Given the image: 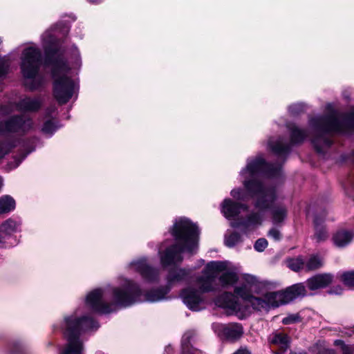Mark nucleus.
Here are the masks:
<instances>
[{"label": "nucleus", "instance_id": "1", "mask_svg": "<svg viewBox=\"0 0 354 354\" xmlns=\"http://www.w3.org/2000/svg\"><path fill=\"white\" fill-rule=\"evenodd\" d=\"M281 174L279 165L267 164L261 156L254 159H248L247 165L241 172L245 190L241 188L233 189L230 194L238 201H247L254 198V206L257 212L249 214L245 221L232 223L233 227H241L247 233L262 224L264 212L269 210L274 225H281L287 217V207L279 203L275 187L268 183V178H276Z\"/></svg>", "mask_w": 354, "mask_h": 354}, {"label": "nucleus", "instance_id": "2", "mask_svg": "<svg viewBox=\"0 0 354 354\" xmlns=\"http://www.w3.org/2000/svg\"><path fill=\"white\" fill-rule=\"evenodd\" d=\"M188 274L184 269L171 270L167 277L168 287L151 290L145 295L136 283L121 277L118 286H108L88 292L85 299V307L91 312L109 314L136 302L159 301L166 299V295L172 285L185 280Z\"/></svg>", "mask_w": 354, "mask_h": 354}, {"label": "nucleus", "instance_id": "3", "mask_svg": "<svg viewBox=\"0 0 354 354\" xmlns=\"http://www.w3.org/2000/svg\"><path fill=\"white\" fill-rule=\"evenodd\" d=\"M219 282L223 287L233 286L239 279L236 270L227 261H211L207 264L202 276L198 277L196 286L199 290L192 286L183 289L180 297L186 306L194 311H199L205 306L203 292L214 291V281L219 275Z\"/></svg>", "mask_w": 354, "mask_h": 354}, {"label": "nucleus", "instance_id": "4", "mask_svg": "<svg viewBox=\"0 0 354 354\" xmlns=\"http://www.w3.org/2000/svg\"><path fill=\"white\" fill-rule=\"evenodd\" d=\"M175 244L168 246L165 252L158 251L160 263L163 267L175 265L183 261L185 251L193 254L197 248L199 231L197 226L186 218L176 219L171 229Z\"/></svg>", "mask_w": 354, "mask_h": 354}, {"label": "nucleus", "instance_id": "5", "mask_svg": "<svg viewBox=\"0 0 354 354\" xmlns=\"http://www.w3.org/2000/svg\"><path fill=\"white\" fill-rule=\"evenodd\" d=\"M309 125L313 136L312 142L316 150L322 153L331 145L329 133H347L349 131H354V113L342 121L337 113L332 112L326 115L311 118Z\"/></svg>", "mask_w": 354, "mask_h": 354}, {"label": "nucleus", "instance_id": "6", "mask_svg": "<svg viewBox=\"0 0 354 354\" xmlns=\"http://www.w3.org/2000/svg\"><path fill=\"white\" fill-rule=\"evenodd\" d=\"M87 310L91 311L84 306L65 317L62 330L67 344L60 354H82L84 346L80 335L98 328L99 324L92 317L86 315Z\"/></svg>", "mask_w": 354, "mask_h": 354}, {"label": "nucleus", "instance_id": "7", "mask_svg": "<svg viewBox=\"0 0 354 354\" xmlns=\"http://www.w3.org/2000/svg\"><path fill=\"white\" fill-rule=\"evenodd\" d=\"M48 63L52 68V77L54 80L53 94L59 104H65L73 97L78 89L75 82L68 75L70 68L64 58L57 52L50 54Z\"/></svg>", "mask_w": 354, "mask_h": 354}, {"label": "nucleus", "instance_id": "8", "mask_svg": "<svg viewBox=\"0 0 354 354\" xmlns=\"http://www.w3.org/2000/svg\"><path fill=\"white\" fill-rule=\"evenodd\" d=\"M42 64L41 51L35 46L25 48L21 55L20 68L24 86L33 91L41 88L45 78L40 71Z\"/></svg>", "mask_w": 354, "mask_h": 354}, {"label": "nucleus", "instance_id": "9", "mask_svg": "<svg viewBox=\"0 0 354 354\" xmlns=\"http://www.w3.org/2000/svg\"><path fill=\"white\" fill-rule=\"evenodd\" d=\"M305 295H306V287L301 283L294 284L283 291L265 292L268 308L288 304L297 297Z\"/></svg>", "mask_w": 354, "mask_h": 354}, {"label": "nucleus", "instance_id": "10", "mask_svg": "<svg viewBox=\"0 0 354 354\" xmlns=\"http://www.w3.org/2000/svg\"><path fill=\"white\" fill-rule=\"evenodd\" d=\"M34 128V122L28 115H16L8 119L0 121V136L7 133H14L24 136Z\"/></svg>", "mask_w": 354, "mask_h": 354}, {"label": "nucleus", "instance_id": "11", "mask_svg": "<svg viewBox=\"0 0 354 354\" xmlns=\"http://www.w3.org/2000/svg\"><path fill=\"white\" fill-rule=\"evenodd\" d=\"M215 304L225 310L228 315H235L240 319L245 316L248 308L241 304L235 295L230 292H225L215 301Z\"/></svg>", "mask_w": 354, "mask_h": 354}, {"label": "nucleus", "instance_id": "12", "mask_svg": "<svg viewBox=\"0 0 354 354\" xmlns=\"http://www.w3.org/2000/svg\"><path fill=\"white\" fill-rule=\"evenodd\" d=\"M243 280L244 282L241 286L235 287L234 293L248 303L253 296L252 292L260 293V289L264 288L266 283L250 274H245Z\"/></svg>", "mask_w": 354, "mask_h": 354}, {"label": "nucleus", "instance_id": "13", "mask_svg": "<svg viewBox=\"0 0 354 354\" xmlns=\"http://www.w3.org/2000/svg\"><path fill=\"white\" fill-rule=\"evenodd\" d=\"M129 268L138 272L145 282L154 283L159 279L158 270L151 267L146 258L132 261L129 264Z\"/></svg>", "mask_w": 354, "mask_h": 354}, {"label": "nucleus", "instance_id": "14", "mask_svg": "<svg viewBox=\"0 0 354 354\" xmlns=\"http://www.w3.org/2000/svg\"><path fill=\"white\" fill-rule=\"evenodd\" d=\"M212 328L218 336L232 342L239 339L243 335L242 325L237 323L228 324L214 323L212 324Z\"/></svg>", "mask_w": 354, "mask_h": 354}, {"label": "nucleus", "instance_id": "15", "mask_svg": "<svg viewBox=\"0 0 354 354\" xmlns=\"http://www.w3.org/2000/svg\"><path fill=\"white\" fill-rule=\"evenodd\" d=\"M21 222L19 219L9 218L0 225V246L6 243V239L19 230Z\"/></svg>", "mask_w": 354, "mask_h": 354}, {"label": "nucleus", "instance_id": "16", "mask_svg": "<svg viewBox=\"0 0 354 354\" xmlns=\"http://www.w3.org/2000/svg\"><path fill=\"white\" fill-rule=\"evenodd\" d=\"M41 106L42 100L39 97L24 96L16 103L18 111L28 113L37 112Z\"/></svg>", "mask_w": 354, "mask_h": 354}, {"label": "nucleus", "instance_id": "17", "mask_svg": "<svg viewBox=\"0 0 354 354\" xmlns=\"http://www.w3.org/2000/svg\"><path fill=\"white\" fill-rule=\"evenodd\" d=\"M221 212L225 218L230 219L240 214L241 211H247L248 206L245 204L225 198L221 205Z\"/></svg>", "mask_w": 354, "mask_h": 354}, {"label": "nucleus", "instance_id": "18", "mask_svg": "<svg viewBox=\"0 0 354 354\" xmlns=\"http://www.w3.org/2000/svg\"><path fill=\"white\" fill-rule=\"evenodd\" d=\"M333 281V276L328 273L318 274L307 279L306 283L310 290L324 288Z\"/></svg>", "mask_w": 354, "mask_h": 354}, {"label": "nucleus", "instance_id": "19", "mask_svg": "<svg viewBox=\"0 0 354 354\" xmlns=\"http://www.w3.org/2000/svg\"><path fill=\"white\" fill-rule=\"evenodd\" d=\"M353 238V233L351 231L339 230L333 236L334 244L338 248H343L351 243Z\"/></svg>", "mask_w": 354, "mask_h": 354}, {"label": "nucleus", "instance_id": "20", "mask_svg": "<svg viewBox=\"0 0 354 354\" xmlns=\"http://www.w3.org/2000/svg\"><path fill=\"white\" fill-rule=\"evenodd\" d=\"M268 145L270 150L276 154L286 153L290 149L289 145L284 143L283 139L281 138L270 139Z\"/></svg>", "mask_w": 354, "mask_h": 354}, {"label": "nucleus", "instance_id": "21", "mask_svg": "<svg viewBox=\"0 0 354 354\" xmlns=\"http://www.w3.org/2000/svg\"><path fill=\"white\" fill-rule=\"evenodd\" d=\"M15 206V201L12 196L3 195L0 197V215L13 211Z\"/></svg>", "mask_w": 354, "mask_h": 354}, {"label": "nucleus", "instance_id": "22", "mask_svg": "<svg viewBox=\"0 0 354 354\" xmlns=\"http://www.w3.org/2000/svg\"><path fill=\"white\" fill-rule=\"evenodd\" d=\"M288 129L290 131V142L292 144H299L302 142L307 137L306 132L299 129L295 124H290Z\"/></svg>", "mask_w": 354, "mask_h": 354}, {"label": "nucleus", "instance_id": "23", "mask_svg": "<svg viewBox=\"0 0 354 354\" xmlns=\"http://www.w3.org/2000/svg\"><path fill=\"white\" fill-rule=\"evenodd\" d=\"M269 342L286 350L288 346L289 338L286 334L281 333H274L270 337Z\"/></svg>", "mask_w": 354, "mask_h": 354}, {"label": "nucleus", "instance_id": "24", "mask_svg": "<svg viewBox=\"0 0 354 354\" xmlns=\"http://www.w3.org/2000/svg\"><path fill=\"white\" fill-rule=\"evenodd\" d=\"M259 294L262 295V297L252 296L248 303L252 305L253 308L259 310L268 308L267 299L265 298V292L260 290Z\"/></svg>", "mask_w": 354, "mask_h": 354}, {"label": "nucleus", "instance_id": "25", "mask_svg": "<svg viewBox=\"0 0 354 354\" xmlns=\"http://www.w3.org/2000/svg\"><path fill=\"white\" fill-rule=\"evenodd\" d=\"M323 265L322 259L318 255H311L305 261V270L311 271L321 268Z\"/></svg>", "mask_w": 354, "mask_h": 354}, {"label": "nucleus", "instance_id": "26", "mask_svg": "<svg viewBox=\"0 0 354 354\" xmlns=\"http://www.w3.org/2000/svg\"><path fill=\"white\" fill-rule=\"evenodd\" d=\"M288 266L295 272L305 270V261L301 257L290 259L288 261Z\"/></svg>", "mask_w": 354, "mask_h": 354}, {"label": "nucleus", "instance_id": "27", "mask_svg": "<svg viewBox=\"0 0 354 354\" xmlns=\"http://www.w3.org/2000/svg\"><path fill=\"white\" fill-rule=\"evenodd\" d=\"M314 222L315 226V239L317 242L326 240L328 237V234L326 231L323 227L319 225L317 218L315 219Z\"/></svg>", "mask_w": 354, "mask_h": 354}, {"label": "nucleus", "instance_id": "28", "mask_svg": "<svg viewBox=\"0 0 354 354\" xmlns=\"http://www.w3.org/2000/svg\"><path fill=\"white\" fill-rule=\"evenodd\" d=\"M58 128L59 127L57 124L50 120H48L44 122L41 128V131L47 136H51Z\"/></svg>", "mask_w": 354, "mask_h": 354}, {"label": "nucleus", "instance_id": "29", "mask_svg": "<svg viewBox=\"0 0 354 354\" xmlns=\"http://www.w3.org/2000/svg\"><path fill=\"white\" fill-rule=\"evenodd\" d=\"M241 241V237L237 232H233L228 236H225V243L227 247L232 248Z\"/></svg>", "mask_w": 354, "mask_h": 354}, {"label": "nucleus", "instance_id": "30", "mask_svg": "<svg viewBox=\"0 0 354 354\" xmlns=\"http://www.w3.org/2000/svg\"><path fill=\"white\" fill-rule=\"evenodd\" d=\"M341 278L345 286L354 289V271L344 273Z\"/></svg>", "mask_w": 354, "mask_h": 354}, {"label": "nucleus", "instance_id": "31", "mask_svg": "<svg viewBox=\"0 0 354 354\" xmlns=\"http://www.w3.org/2000/svg\"><path fill=\"white\" fill-rule=\"evenodd\" d=\"M192 337L191 333H187L183 336L182 351L183 354H193L189 349V343Z\"/></svg>", "mask_w": 354, "mask_h": 354}, {"label": "nucleus", "instance_id": "32", "mask_svg": "<svg viewBox=\"0 0 354 354\" xmlns=\"http://www.w3.org/2000/svg\"><path fill=\"white\" fill-rule=\"evenodd\" d=\"M268 241L264 238H261L256 241L254 248L257 252H263L268 247Z\"/></svg>", "mask_w": 354, "mask_h": 354}, {"label": "nucleus", "instance_id": "33", "mask_svg": "<svg viewBox=\"0 0 354 354\" xmlns=\"http://www.w3.org/2000/svg\"><path fill=\"white\" fill-rule=\"evenodd\" d=\"M301 321V318L298 314H291L282 319V323L285 325L297 323Z\"/></svg>", "mask_w": 354, "mask_h": 354}, {"label": "nucleus", "instance_id": "34", "mask_svg": "<svg viewBox=\"0 0 354 354\" xmlns=\"http://www.w3.org/2000/svg\"><path fill=\"white\" fill-rule=\"evenodd\" d=\"M9 66L8 58L6 57L0 58V77L5 75L8 73Z\"/></svg>", "mask_w": 354, "mask_h": 354}, {"label": "nucleus", "instance_id": "35", "mask_svg": "<svg viewBox=\"0 0 354 354\" xmlns=\"http://www.w3.org/2000/svg\"><path fill=\"white\" fill-rule=\"evenodd\" d=\"M268 236L275 241H278L281 239V234L278 229L272 227L268 232Z\"/></svg>", "mask_w": 354, "mask_h": 354}, {"label": "nucleus", "instance_id": "36", "mask_svg": "<svg viewBox=\"0 0 354 354\" xmlns=\"http://www.w3.org/2000/svg\"><path fill=\"white\" fill-rule=\"evenodd\" d=\"M73 59H74V68H79L81 66V59L80 53L76 47L72 49Z\"/></svg>", "mask_w": 354, "mask_h": 354}, {"label": "nucleus", "instance_id": "37", "mask_svg": "<svg viewBox=\"0 0 354 354\" xmlns=\"http://www.w3.org/2000/svg\"><path fill=\"white\" fill-rule=\"evenodd\" d=\"M336 346H341L343 349V354H353V350L351 346H345L344 342L340 339H337L334 342Z\"/></svg>", "mask_w": 354, "mask_h": 354}, {"label": "nucleus", "instance_id": "38", "mask_svg": "<svg viewBox=\"0 0 354 354\" xmlns=\"http://www.w3.org/2000/svg\"><path fill=\"white\" fill-rule=\"evenodd\" d=\"M303 110V106L301 104H293L289 106V111L292 114H297L299 113L300 111Z\"/></svg>", "mask_w": 354, "mask_h": 354}, {"label": "nucleus", "instance_id": "39", "mask_svg": "<svg viewBox=\"0 0 354 354\" xmlns=\"http://www.w3.org/2000/svg\"><path fill=\"white\" fill-rule=\"evenodd\" d=\"M33 150L34 149H32L27 151L25 154H23L21 156H20V158L16 160V163L15 164V165L12 166L11 168L17 167L20 164V162L26 158V156Z\"/></svg>", "mask_w": 354, "mask_h": 354}, {"label": "nucleus", "instance_id": "40", "mask_svg": "<svg viewBox=\"0 0 354 354\" xmlns=\"http://www.w3.org/2000/svg\"><path fill=\"white\" fill-rule=\"evenodd\" d=\"M342 292V288L341 286H337L330 290L329 293L330 294H335V295H339Z\"/></svg>", "mask_w": 354, "mask_h": 354}, {"label": "nucleus", "instance_id": "41", "mask_svg": "<svg viewBox=\"0 0 354 354\" xmlns=\"http://www.w3.org/2000/svg\"><path fill=\"white\" fill-rule=\"evenodd\" d=\"M234 354H250V353L245 349H240V350L237 351L236 353H234Z\"/></svg>", "mask_w": 354, "mask_h": 354}, {"label": "nucleus", "instance_id": "42", "mask_svg": "<svg viewBox=\"0 0 354 354\" xmlns=\"http://www.w3.org/2000/svg\"><path fill=\"white\" fill-rule=\"evenodd\" d=\"M345 333H346V335L350 336L352 335V333H354V329H353V330L349 329Z\"/></svg>", "mask_w": 354, "mask_h": 354}, {"label": "nucleus", "instance_id": "43", "mask_svg": "<svg viewBox=\"0 0 354 354\" xmlns=\"http://www.w3.org/2000/svg\"><path fill=\"white\" fill-rule=\"evenodd\" d=\"M88 1L92 3H98L102 1V0H88Z\"/></svg>", "mask_w": 354, "mask_h": 354}, {"label": "nucleus", "instance_id": "44", "mask_svg": "<svg viewBox=\"0 0 354 354\" xmlns=\"http://www.w3.org/2000/svg\"><path fill=\"white\" fill-rule=\"evenodd\" d=\"M95 354H104V353L102 351H98L95 352Z\"/></svg>", "mask_w": 354, "mask_h": 354}, {"label": "nucleus", "instance_id": "45", "mask_svg": "<svg viewBox=\"0 0 354 354\" xmlns=\"http://www.w3.org/2000/svg\"><path fill=\"white\" fill-rule=\"evenodd\" d=\"M47 35H48V32H45V34L44 35L43 37H45ZM44 39H45V38H44Z\"/></svg>", "mask_w": 354, "mask_h": 354}]
</instances>
